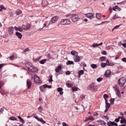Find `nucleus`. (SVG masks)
<instances>
[{
    "mask_svg": "<svg viewBox=\"0 0 126 126\" xmlns=\"http://www.w3.org/2000/svg\"><path fill=\"white\" fill-rule=\"evenodd\" d=\"M14 30V29L13 27H10L9 28L8 31L10 35H12L13 34Z\"/></svg>",
    "mask_w": 126,
    "mask_h": 126,
    "instance_id": "4468645a",
    "label": "nucleus"
},
{
    "mask_svg": "<svg viewBox=\"0 0 126 126\" xmlns=\"http://www.w3.org/2000/svg\"><path fill=\"white\" fill-rule=\"evenodd\" d=\"M106 58L105 56L101 57L99 58L101 61H105L106 60Z\"/></svg>",
    "mask_w": 126,
    "mask_h": 126,
    "instance_id": "5701e85b",
    "label": "nucleus"
},
{
    "mask_svg": "<svg viewBox=\"0 0 126 126\" xmlns=\"http://www.w3.org/2000/svg\"><path fill=\"white\" fill-rule=\"evenodd\" d=\"M68 16L71 17V20L73 22H76L79 19L78 15L75 14L71 15H69Z\"/></svg>",
    "mask_w": 126,
    "mask_h": 126,
    "instance_id": "f03ea898",
    "label": "nucleus"
},
{
    "mask_svg": "<svg viewBox=\"0 0 126 126\" xmlns=\"http://www.w3.org/2000/svg\"><path fill=\"white\" fill-rule=\"evenodd\" d=\"M123 119H121L120 120V123H124L125 124H126V120L124 117H123Z\"/></svg>",
    "mask_w": 126,
    "mask_h": 126,
    "instance_id": "bb28decb",
    "label": "nucleus"
},
{
    "mask_svg": "<svg viewBox=\"0 0 126 126\" xmlns=\"http://www.w3.org/2000/svg\"><path fill=\"white\" fill-rule=\"evenodd\" d=\"M4 107H3L0 109V112H2L4 111Z\"/></svg>",
    "mask_w": 126,
    "mask_h": 126,
    "instance_id": "6e6d98bb",
    "label": "nucleus"
},
{
    "mask_svg": "<svg viewBox=\"0 0 126 126\" xmlns=\"http://www.w3.org/2000/svg\"><path fill=\"white\" fill-rule=\"evenodd\" d=\"M22 11L20 9H17L16 12V13L17 15H18L22 13Z\"/></svg>",
    "mask_w": 126,
    "mask_h": 126,
    "instance_id": "393cba45",
    "label": "nucleus"
},
{
    "mask_svg": "<svg viewBox=\"0 0 126 126\" xmlns=\"http://www.w3.org/2000/svg\"><path fill=\"white\" fill-rule=\"evenodd\" d=\"M126 82L125 78L123 77L120 78L118 80V83L119 85L121 87L123 86Z\"/></svg>",
    "mask_w": 126,
    "mask_h": 126,
    "instance_id": "f257e3e1",
    "label": "nucleus"
},
{
    "mask_svg": "<svg viewBox=\"0 0 126 126\" xmlns=\"http://www.w3.org/2000/svg\"><path fill=\"white\" fill-rule=\"evenodd\" d=\"M34 81L37 83H41L42 82L39 78L37 75H35L34 77Z\"/></svg>",
    "mask_w": 126,
    "mask_h": 126,
    "instance_id": "1a4fd4ad",
    "label": "nucleus"
},
{
    "mask_svg": "<svg viewBox=\"0 0 126 126\" xmlns=\"http://www.w3.org/2000/svg\"><path fill=\"white\" fill-rule=\"evenodd\" d=\"M98 122H103V124L104 125H105L106 124V123L104 121H102L101 120H99L97 121Z\"/></svg>",
    "mask_w": 126,
    "mask_h": 126,
    "instance_id": "864d4df0",
    "label": "nucleus"
},
{
    "mask_svg": "<svg viewBox=\"0 0 126 126\" xmlns=\"http://www.w3.org/2000/svg\"><path fill=\"white\" fill-rule=\"evenodd\" d=\"M46 24H43V27L42 28H41V29H40L39 30H38V31H40L41 30V29H43V28L44 27H45L46 26Z\"/></svg>",
    "mask_w": 126,
    "mask_h": 126,
    "instance_id": "0e129e2a",
    "label": "nucleus"
},
{
    "mask_svg": "<svg viewBox=\"0 0 126 126\" xmlns=\"http://www.w3.org/2000/svg\"><path fill=\"white\" fill-rule=\"evenodd\" d=\"M88 118L89 120H90L92 121H93L94 120V118L92 116H89L88 117Z\"/></svg>",
    "mask_w": 126,
    "mask_h": 126,
    "instance_id": "37998d69",
    "label": "nucleus"
},
{
    "mask_svg": "<svg viewBox=\"0 0 126 126\" xmlns=\"http://www.w3.org/2000/svg\"><path fill=\"white\" fill-rule=\"evenodd\" d=\"M28 70L31 72H35L37 71L38 70L37 68L33 66H32L31 67L28 68Z\"/></svg>",
    "mask_w": 126,
    "mask_h": 126,
    "instance_id": "0eeeda50",
    "label": "nucleus"
},
{
    "mask_svg": "<svg viewBox=\"0 0 126 126\" xmlns=\"http://www.w3.org/2000/svg\"><path fill=\"white\" fill-rule=\"evenodd\" d=\"M51 87V86L50 85H48L46 84L44 85V88H50Z\"/></svg>",
    "mask_w": 126,
    "mask_h": 126,
    "instance_id": "c9c22d12",
    "label": "nucleus"
},
{
    "mask_svg": "<svg viewBox=\"0 0 126 126\" xmlns=\"http://www.w3.org/2000/svg\"><path fill=\"white\" fill-rule=\"evenodd\" d=\"M111 71L109 70H108L106 71L105 73V76L106 77H109L110 75Z\"/></svg>",
    "mask_w": 126,
    "mask_h": 126,
    "instance_id": "ddd939ff",
    "label": "nucleus"
},
{
    "mask_svg": "<svg viewBox=\"0 0 126 126\" xmlns=\"http://www.w3.org/2000/svg\"><path fill=\"white\" fill-rule=\"evenodd\" d=\"M32 83L30 80L28 79L27 82V88H29L31 87Z\"/></svg>",
    "mask_w": 126,
    "mask_h": 126,
    "instance_id": "2eb2a0df",
    "label": "nucleus"
},
{
    "mask_svg": "<svg viewBox=\"0 0 126 126\" xmlns=\"http://www.w3.org/2000/svg\"><path fill=\"white\" fill-rule=\"evenodd\" d=\"M22 28L25 30H27L26 26V25H23L22 26Z\"/></svg>",
    "mask_w": 126,
    "mask_h": 126,
    "instance_id": "ea45409f",
    "label": "nucleus"
},
{
    "mask_svg": "<svg viewBox=\"0 0 126 126\" xmlns=\"http://www.w3.org/2000/svg\"><path fill=\"white\" fill-rule=\"evenodd\" d=\"M102 79L103 78L100 77L98 78L97 79V81L99 82H100L102 80Z\"/></svg>",
    "mask_w": 126,
    "mask_h": 126,
    "instance_id": "8fccbe9b",
    "label": "nucleus"
},
{
    "mask_svg": "<svg viewBox=\"0 0 126 126\" xmlns=\"http://www.w3.org/2000/svg\"><path fill=\"white\" fill-rule=\"evenodd\" d=\"M89 87L93 90H95L96 89L97 86L94 83H93L89 85Z\"/></svg>",
    "mask_w": 126,
    "mask_h": 126,
    "instance_id": "9b49d317",
    "label": "nucleus"
},
{
    "mask_svg": "<svg viewBox=\"0 0 126 126\" xmlns=\"http://www.w3.org/2000/svg\"><path fill=\"white\" fill-rule=\"evenodd\" d=\"M113 9L115 11H117V10L120 11V8L117 6H116L114 7H113Z\"/></svg>",
    "mask_w": 126,
    "mask_h": 126,
    "instance_id": "b1692460",
    "label": "nucleus"
},
{
    "mask_svg": "<svg viewBox=\"0 0 126 126\" xmlns=\"http://www.w3.org/2000/svg\"><path fill=\"white\" fill-rule=\"evenodd\" d=\"M14 28L15 30L16 31H18L20 32H21L23 31L22 28L20 26L17 28L16 26H15Z\"/></svg>",
    "mask_w": 126,
    "mask_h": 126,
    "instance_id": "dca6fc26",
    "label": "nucleus"
},
{
    "mask_svg": "<svg viewBox=\"0 0 126 126\" xmlns=\"http://www.w3.org/2000/svg\"><path fill=\"white\" fill-rule=\"evenodd\" d=\"M106 106H105L106 108L109 109L110 107V104L109 103H106Z\"/></svg>",
    "mask_w": 126,
    "mask_h": 126,
    "instance_id": "4c0bfd02",
    "label": "nucleus"
},
{
    "mask_svg": "<svg viewBox=\"0 0 126 126\" xmlns=\"http://www.w3.org/2000/svg\"><path fill=\"white\" fill-rule=\"evenodd\" d=\"M48 4V2L46 0H44L42 1V5L43 6L45 7Z\"/></svg>",
    "mask_w": 126,
    "mask_h": 126,
    "instance_id": "aec40b11",
    "label": "nucleus"
},
{
    "mask_svg": "<svg viewBox=\"0 0 126 126\" xmlns=\"http://www.w3.org/2000/svg\"><path fill=\"white\" fill-rule=\"evenodd\" d=\"M70 72L69 71H67L66 72L65 74L67 75H69L70 74Z\"/></svg>",
    "mask_w": 126,
    "mask_h": 126,
    "instance_id": "052dcab7",
    "label": "nucleus"
},
{
    "mask_svg": "<svg viewBox=\"0 0 126 126\" xmlns=\"http://www.w3.org/2000/svg\"><path fill=\"white\" fill-rule=\"evenodd\" d=\"M9 119L12 121H17V118L14 116H12L9 118Z\"/></svg>",
    "mask_w": 126,
    "mask_h": 126,
    "instance_id": "a878e982",
    "label": "nucleus"
},
{
    "mask_svg": "<svg viewBox=\"0 0 126 126\" xmlns=\"http://www.w3.org/2000/svg\"><path fill=\"white\" fill-rule=\"evenodd\" d=\"M62 68L61 66L60 65L56 68L55 69V70L56 72V74L58 76L59 74L58 73L61 70Z\"/></svg>",
    "mask_w": 126,
    "mask_h": 126,
    "instance_id": "6e6552de",
    "label": "nucleus"
},
{
    "mask_svg": "<svg viewBox=\"0 0 126 126\" xmlns=\"http://www.w3.org/2000/svg\"><path fill=\"white\" fill-rule=\"evenodd\" d=\"M14 56L13 55L12 56H11L10 57V60H13L14 59Z\"/></svg>",
    "mask_w": 126,
    "mask_h": 126,
    "instance_id": "09e8293b",
    "label": "nucleus"
},
{
    "mask_svg": "<svg viewBox=\"0 0 126 126\" xmlns=\"http://www.w3.org/2000/svg\"><path fill=\"white\" fill-rule=\"evenodd\" d=\"M119 119L118 118H117L115 119V121L116 122H119Z\"/></svg>",
    "mask_w": 126,
    "mask_h": 126,
    "instance_id": "774afa93",
    "label": "nucleus"
},
{
    "mask_svg": "<svg viewBox=\"0 0 126 126\" xmlns=\"http://www.w3.org/2000/svg\"><path fill=\"white\" fill-rule=\"evenodd\" d=\"M96 16L98 19H100L101 18V15L99 13H97L96 14Z\"/></svg>",
    "mask_w": 126,
    "mask_h": 126,
    "instance_id": "2f4dec72",
    "label": "nucleus"
},
{
    "mask_svg": "<svg viewBox=\"0 0 126 126\" xmlns=\"http://www.w3.org/2000/svg\"><path fill=\"white\" fill-rule=\"evenodd\" d=\"M104 118H105L107 120L109 119V118L107 116V115L106 116H104L103 117Z\"/></svg>",
    "mask_w": 126,
    "mask_h": 126,
    "instance_id": "338daca9",
    "label": "nucleus"
},
{
    "mask_svg": "<svg viewBox=\"0 0 126 126\" xmlns=\"http://www.w3.org/2000/svg\"><path fill=\"white\" fill-rule=\"evenodd\" d=\"M38 120L39 121H40L41 123H46V122L43 120L42 118H39Z\"/></svg>",
    "mask_w": 126,
    "mask_h": 126,
    "instance_id": "c756f323",
    "label": "nucleus"
},
{
    "mask_svg": "<svg viewBox=\"0 0 126 126\" xmlns=\"http://www.w3.org/2000/svg\"><path fill=\"white\" fill-rule=\"evenodd\" d=\"M20 120V121L23 124H24V123L25 122L24 120L22 118H21Z\"/></svg>",
    "mask_w": 126,
    "mask_h": 126,
    "instance_id": "603ef678",
    "label": "nucleus"
},
{
    "mask_svg": "<svg viewBox=\"0 0 126 126\" xmlns=\"http://www.w3.org/2000/svg\"><path fill=\"white\" fill-rule=\"evenodd\" d=\"M44 85L40 86V88L41 91L42 92H44Z\"/></svg>",
    "mask_w": 126,
    "mask_h": 126,
    "instance_id": "7c9ffc66",
    "label": "nucleus"
},
{
    "mask_svg": "<svg viewBox=\"0 0 126 126\" xmlns=\"http://www.w3.org/2000/svg\"><path fill=\"white\" fill-rule=\"evenodd\" d=\"M72 90L73 91H76L78 89L76 87H73L72 88Z\"/></svg>",
    "mask_w": 126,
    "mask_h": 126,
    "instance_id": "a19ab883",
    "label": "nucleus"
},
{
    "mask_svg": "<svg viewBox=\"0 0 126 126\" xmlns=\"http://www.w3.org/2000/svg\"><path fill=\"white\" fill-rule=\"evenodd\" d=\"M84 73V71L83 70H79L78 72V77L80 78V75H82Z\"/></svg>",
    "mask_w": 126,
    "mask_h": 126,
    "instance_id": "412c9836",
    "label": "nucleus"
},
{
    "mask_svg": "<svg viewBox=\"0 0 126 126\" xmlns=\"http://www.w3.org/2000/svg\"><path fill=\"white\" fill-rule=\"evenodd\" d=\"M106 63L107 65L112 66L114 65L113 63L112 62H110L108 60H107L106 61Z\"/></svg>",
    "mask_w": 126,
    "mask_h": 126,
    "instance_id": "f3484780",
    "label": "nucleus"
},
{
    "mask_svg": "<svg viewBox=\"0 0 126 126\" xmlns=\"http://www.w3.org/2000/svg\"><path fill=\"white\" fill-rule=\"evenodd\" d=\"M119 27V25H116L113 28V29H117Z\"/></svg>",
    "mask_w": 126,
    "mask_h": 126,
    "instance_id": "bf43d9fd",
    "label": "nucleus"
},
{
    "mask_svg": "<svg viewBox=\"0 0 126 126\" xmlns=\"http://www.w3.org/2000/svg\"><path fill=\"white\" fill-rule=\"evenodd\" d=\"M46 59H44L40 61H39V63L42 64H44L46 61Z\"/></svg>",
    "mask_w": 126,
    "mask_h": 126,
    "instance_id": "cd10ccee",
    "label": "nucleus"
},
{
    "mask_svg": "<svg viewBox=\"0 0 126 126\" xmlns=\"http://www.w3.org/2000/svg\"><path fill=\"white\" fill-rule=\"evenodd\" d=\"M99 46V45H98V44L97 43H94L92 45V46L94 47H97Z\"/></svg>",
    "mask_w": 126,
    "mask_h": 126,
    "instance_id": "58836bf2",
    "label": "nucleus"
},
{
    "mask_svg": "<svg viewBox=\"0 0 126 126\" xmlns=\"http://www.w3.org/2000/svg\"><path fill=\"white\" fill-rule=\"evenodd\" d=\"M102 54H104V55H106L107 54V53L105 51H102L101 52Z\"/></svg>",
    "mask_w": 126,
    "mask_h": 126,
    "instance_id": "680f3d73",
    "label": "nucleus"
},
{
    "mask_svg": "<svg viewBox=\"0 0 126 126\" xmlns=\"http://www.w3.org/2000/svg\"><path fill=\"white\" fill-rule=\"evenodd\" d=\"M16 35L19 39H21L22 35L20 33L17 32H16Z\"/></svg>",
    "mask_w": 126,
    "mask_h": 126,
    "instance_id": "6ab92c4d",
    "label": "nucleus"
},
{
    "mask_svg": "<svg viewBox=\"0 0 126 126\" xmlns=\"http://www.w3.org/2000/svg\"><path fill=\"white\" fill-rule=\"evenodd\" d=\"M26 66L28 68H28L31 67L32 65V64L30 62H28L25 64Z\"/></svg>",
    "mask_w": 126,
    "mask_h": 126,
    "instance_id": "4be33fe9",
    "label": "nucleus"
},
{
    "mask_svg": "<svg viewBox=\"0 0 126 126\" xmlns=\"http://www.w3.org/2000/svg\"><path fill=\"white\" fill-rule=\"evenodd\" d=\"M91 67L93 68V69H94L97 67V65L96 64H92L91 65Z\"/></svg>",
    "mask_w": 126,
    "mask_h": 126,
    "instance_id": "473e14b6",
    "label": "nucleus"
},
{
    "mask_svg": "<svg viewBox=\"0 0 126 126\" xmlns=\"http://www.w3.org/2000/svg\"><path fill=\"white\" fill-rule=\"evenodd\" d=\"M82 58V56L80 57L78 55L74 56L73 57L74 61L75 62H80L81 59Z\"/></svg>",
    "mask_w": 126,
    "mask_h": 126,
    "instance_id": "39448f33",
    "label": "nucleus"
},
{
    "mask_svg": "<svg viewBox=\"0 0 126 126\" xmlns=\"http://www.w3.org/2000/svg\"><path fill=\"white\" fill-rule=\"evenodd\" d=\"M107 64L105 63H102L101 64V66L102 67H104L106 66Z\"/></svg>",
    "mask_w": 126,
    "mask_h": 126,
    "instance_id": "e433bc0d",
    "label": "nucleus"
},
{
    "mask_svg": "<svg viewBox=\"0 0 126 126\" xmlns=\"http://www.w3.org/2000/svg\"><path fill=\"white\" fill-rule=\"evenodd\" d=\"M108 96L107 94H104L103 95V98L105 99H106V98H107L108 97Z\"/></svg>",
    "mask_w": 126,
    "mask_h": 126,
    "instance_id": "49530a36",
    "label": "nucleus"
},
{
    "mask_svg": "<svg viewBox=\"0 0 126 126\" xmlns=\"http://www.w3.org/2000/svg\"><path fill=\"white\" fill-rule=\"evenodd\" d=\"M113 88L114 89V90L116 92L117 95L119 97H120L121 96L120 91L119 90V87L117 85H115Z\"/></svg>",
    "mask_w": 126,
    "mask_h": 126,
    "instance_id": "20e7f679",
    "label": "nucleus"
},
{
    "mask_svg": "<svg viewBox=\"0 0 126 126\" xmlns=\"http://www.w3.org/2000/svg\"><path fill=\"white\" fill-rule=\"evenodd\" d=\"M59 17L57 16H55L53 17L51 20L49 21L50 24H53L56 23Z\"/></svg>",
    "mask_w": 126,
    "mask_h": 126,
    "instance_id": "423d86ee",
    "label": "nucleus"
},
{
    "mask_svg": "<svg viewBox=\"0 0 126 126\" xmlns=\"http://www.w3.org/2000/svg\"><path fill=\"white\" fill-rule=\"evenodd\" d=\"M115 100L114 98H111L110 100V102L111 104H113L114 103V101Z\"/></svg>",
    "mask_w": 126,
    "mask_h": 126,
    "instance_id": "f704fd0d",
    "label": "nucleus"
},
{
    "mask_svg": "<svg viewBox=\"0 0 126 126\" xmlns=\"http://www.w3.org/2000/svg\"><path fill=\"white\" fill-rule=\"evenodd\" d=\"M71 21L67 19H62L61 22V23L63 25H67L70 24Z\"/></svg>",
    "mask_w": 126,
    "mask_h": 126,
    "instance_id": "7ed1b4c3",
    "label": "nucleus"
},
{
    "mask_svg": "<svg viewBox=\"0 0 126 126\" xmlns=\"http://www.w3.org/2000/svg\"><path fill=\"white\" fill-rule=\"evenodd\" d=\"M67 85L68 87H72V85L69 83L67 84Z\"/></svg>",
    "mask_w": 126,
    "mask_h": 126,
    "instance_id": "69168bd1",
    "label": "nucleus"
},
{
    "mask_svg": "<svg viewBox=\"0 0 126 126\" xmlns=\"http://www.w3.org/2000/svg\"><path fill=\"white\" fill-rule=\"evenodd\" d=\"M63 89L61 88H58V91L60 92H62L63 90Z\"/></svg>",
    "mask_w": 126,
    "mask_h": 126,
    "instance_id": "3c124183",
    "label": "nucleus"
},
{
    "mask_svg": "<svg viewBox=\"0 0 126 126\" xmlns=\"http://www.w3.org/2000/svg\"><path fill=\"white\" fill-rule=\"evenodd\" d=\"M107 124L109 126H117V124L114 122L110 121L109 122H108Z\"/></svg>",
    "mask_w": 126,
    "mask_h": 126,
    "instance_id": "9d476101",
    "label": "nucleus"
},
{
    "mask_svg": "<svg viewBox=\"0 0 126 126\" xmlns=\"http://www.w3.org/2000/svg\"><path fill=\"white\" fill-rule=\"evenodd\" d=\"M122 60L123 61L126 63V58H124L122 59Z\"/></svg>",
    "mask_w": 126,
    "mask_h": 126,
    "instance_id": "4d7b16f0",
    "label": "nucleus"
},
{
    "mask_svg": "<svg viewBox=\"0 0 126 126\" xmlns=\"http://www.w3.org/2000/svg\"><path fill=\"white\" fill-rule=\"evenodd\" d=\"M66 64L67 65L72 64H74V62L73 61H69L66 62Z\"/></svg>",
    "mask_w": 126,
    "mask_h": 126,
    "instance_id": "c85d7f7f",
    "label": "nucleus"
},
{
    "mask_svg": "<svg viewBox=\"0 0 126 126\" xmlns=\"http://www.w3.org/2000/svg\"><path fill=\"white\" fill-rule=\"evenodd\" d=\"M0 8L2 9H5V8L2 5H0Z\"/></svg>",
    "mask_w": 126,
    "mask_h": 126,
    "instance_id": "e2e57ef3",
    "label": "nucleus"
},
{
    "mask_svg": "<svg viewBox=\"0 0 126 126\" xmlns=\"http://www.w3.org/2000/svg\"><path fill=\"white\" fill-rule=\"evenodd\" d=\"M120 17L117 16L116 15L114 16H113L112 18V19L113 20H114Z\"/></svg>",
    "mask_w": 126,
    "mask_h": 126,
    "instance_id": "a18cd8bd",
    "label": "nucleus"
},
{
    "mask_svg": "<svg viewBox=\"0 0 126 126\" xmlns=\"http://www.w3.org/2000/svg\"><path fill=\"white\" fill-rule=\"evenodd\" d=\"M52 75L50 76V79L48 80V81L50 82H51L53 81V80L52 79Z\"/></svg>",
    "mask_w": 126,
    "mask_h": 126,
    "instance_id": "de8ad7c7",
    "label": "nucleus"
},
{
    "mask_svg": "<svg viewBox=\"0 0 126 126\" xmlns=\"http://www.w3.org/2000/svg\"><path fill=\"white\" fill-rule=\"evenodd\" d=\"M4 85V83L2 81H0V86H1V87L3 86Z\"/></svg>",
    "mask_w": 126,
    "mask_h": 126,
    "instance_id": "5fc2aeb1",
    "label": "nucleus"
},
{
    "mask_svg": "<svg viewBox=\"0 0 126 126\" xmlns=\"http://www.w3.org/2000/svg\"><path fill=\"white\" fill-rule=\"evenodd\" d=\"M33 116L34 118H35L37 119V120L39 118L36 115V114H33Z\"/></svg>",
    "mask_w": 126,
    "mask_h": 126,
    "instance_id": "c03bdc74",
    "label": "nucleus"
},
{
    "mask_svg": "<svg viewBox=\"0 0 126 126\" xmlns=\"http://www.w3.org/2000/svg\"><path fill=\"white\" fill-rule=\"evenodd\" d=\"M27 28V30H29L31 27V25L30 24H28L26 25Z\"/></svg>",
    "mask_w": 126,
    "mask_h": 126,
    "instance_id": "72a5a7b5",
    "label": "nucleus"
},
{
    "mask_svg": "<svg viewBox=\"0 0 126 126\" xmlns=\"http://www.w3.org/2000/svg\"><path fill=\"white\" fill-rule=\"evenodd\" d=\"M71 54L74 56H76L78 55V53L75 50H72L71 52Z\"/></svg>",
    "mask_w": 126,
    "mask_h": 126,
    "instance_id": "a211bd4d",
    "label": "nucleus"
},
{
    "mask_svg": "<svg viewBox=\"0 0 126 126\" xmlns=\"http://www.w3.org/2000/svg\"><path fill=\"white\" fill-rule=\"evenodd\" d=\"M47 57L49 59H51V55L50 54L48 53L47 55Z\"/></svg>",
    "mask_w": 126,
    "mask_h": 126,
    "instance_id": "13d9d810",
    "label": "nucleus"
},
{
    "mask_svg": "<svg viewBox=\"0 0 126 126\" xmlns=\"http://www.w3.org/2000/svg\"><path fill=\"white\" fill-rule=\"evenodd\" d=\"M38 109L39 110V111L40 112H42V110H43V109L42 108V107L41 106H40L38 108Z\"/></svg>",
    "mask_w": 126,
    "mask_h": 126,
    "instance_id": "79ce46f5",
    "label": "nucleus"
},
{
    "mask_svg": "<svg viewBox=\"0 0 126 126\" xmlns=\"http://www.w3.org/2000/svg\"><path fill=\"white\" fill-rule=\"evenodd\" d=\"M85 16L90 19H92L94 18L93 14L91 13L86 14H85Z\"/></svg>",
    "mask_w": 126,
    "mask_h": 126,
    "instance_id": "f8f14e48",
    "label": "nucleus"
}]
</instances>
